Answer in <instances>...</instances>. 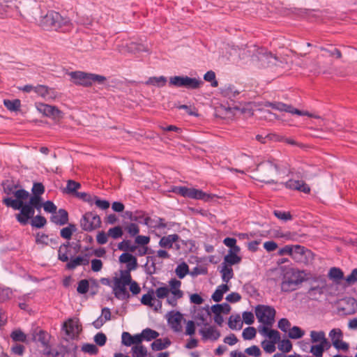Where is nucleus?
Returning a JSON list of instances; mask_svg holds the SVG:
<instances>
[{
	"label": "nucleus",
	"mask_w": 357,
	"mask_h": 357,
	"mask_svg": "<svg viewBox=\"0 0 357 357\" xmlns=\"http://www.w3.org/2000/svg\"><path fill=\"white\" fill-rule=\"evenodd\" d=\"M255 314L259 322L266 326H272L275 321V310L272 307L259 305L255 308Z\"/></svg>",
	"instance_id": "7"
},
{
	"label": "nucleus",
	"mask_w": 357,
	"mask_h": 357,
	"mask_svg": "<svg viewBox=\"0 0 357 357\" xmlns=\"http://www.w3.org/2000/svg\"><path fill=\"white\" fill-rule=\"evenodd\" d=\"M324 351L320 344L312 345L310 348V352L316 357H321Z\"/></svg>",
	"instance_id": "62"
},
{
	"label": "nucleus",
	"mask_w": 357,
	"mask_h": 357,
	"mask_svg": "<svg viewBox=\"0 0 357 357\" xmlns=\"http://www.w3.org/2000/svg\"><path fill=\"white\" fill-rule=\"evenodd\" d=\"M144 224L155 228H165L167 227L166 224L164 222V220L160 218L153 220L150 217H146L144 220Z\"/></svg>",
	"instance_id": "27"
},
{
	"label": "nucleus",
	"mask_w": 357,
	"mask_h": 357,
	"mask_svg": "<svg viewBox=\"0 0 357 357\" xmlns=\"http://www.w3.org/2000/svg\"><path fill=\"white\" fill-rule=\"evenodd\" d=\"M82 351L91 355H96L98 353V349L93 344H84L82 347Z\"/></svg>",
	"instance_id": "51"
},
{
	"label": "nucleus",
	"mask_w": 357,
	"mask_h": 357,
	"mask_svg": "<svg viewBox=\"0 0 357 357\" xmlns=\"http://www.w3.org/2000/svg\"><path fill=\"white\" fill-rule=\"evenodd\" d=\"M50 335L45 331L40 330L38 332L35 331L32 335V340L33 342H40L45 349L48 348Z\"/></svg>",
	"instance_id": "23"
},
{
	"label": "nucleus",
	"mask_w": 357,
	"mask_h": 357,
	"mask_svg": "<svg viewBox=\"0 0 357 357\" xmlns=\"http://www.w3.org/2000/svg\"><path fill=\"white\" fill-rule=\"evenodd\" d=\"M87 255L85 257L78 256L74 259H71L66 264V268L68 269L73 270L75 268L78 266L81 265H88L89 263V259H87Z\"/></svg>",
	"instance_id": "25"
},
{
	"label": "nucleus",
	"mask_w": 357,
	"mask_h": 357,
	"mask_svg": "<svg viewBox=\"0 0 357 357\" xmlns=\"http://www.w3.org/2000/svg\"><path fill=\"white\" fill-rule=\"evenodd\" d=\"M204 79L206 82H211V86L217 87L218 86V82L215 79V73L212 71H208L204 75Z\"/></svg>",
	"instance_id": "50"
},
{
	"label": "nucleus",
	"mask_w": 357,
	"mask_h": 357,
	"mask_svg": "<svg viewBox=\"0 0 357 357\" xmlns=\"http://www.w3.org/2000/svg\"><path fill=\"white\" fill-rule=\"evenodd\" d=\"M81 185L79 183L76 182L73 180H68L66 186V192L68 193H74L79 188H80Z\"/></svg>",
	"instance_id": "52"
},
{
	"label": "nucleus",
	"mask_w": 357,
	"mask_h": 357,
	"mask_svg": "<svg viewBox=\"0 0 357 357\" xmlns=\"http://www.w3.org/2000/svg\"><path fill=\"white\" fill-rule=\"evenodd\" d=\"M89 281L87 280H82L79 282L77 291L78 293L84 294L89 291Z\"/></svg>",
	"instance_id": "57"
},
{
	"label": "nucleus",
	"mask_w": 357,
	"mask_h": 357,
	"mask_svg": "<svg viewBox=\"0 0 357 357\" xmlns=\"http://www.w3.org/2000/svg\"><path fill=\"white\" fill-rule=\"evenodd\" d=\"M77 227L73 224H70L68 227L61 230V236L65 239H70L73 232L76 231Z\"/></svg>",
	"instance_id": "40"
},
{
	"label": "nucleus",
	"mask_w": 357,
	"mask_h": 357,
	"mask_svg": "<svg viewBox=\"0 0 357 357\" xmlns=\"http://www.w3.org/2000/svg\"><path fill=\"white\" fill-rule=\"evenodd\" d=\"M125 229L130 236H135L139 232V228L138 225L135 223L128 224L127 226H126Z\"/></svg>",
	"instance_id": "54"
},
{
	"label": "nucleus",
	"mask_w": 357,
	"mask_h": 357,
	"mask_svg": "<svg viewBox=\"0 0 357 357\" xmlns=\"http://www.w3.org/2000/svg\"><path fill=\"white\" fill-rule=\"evenodd\" d=\"M123 234L122 228L120 226H116L113 228H110L107 231V235L114 239L121 238Z\"/></svg>",
	"instance_id": "47"
},
{
	"label": "nucleus",
	"mask_w": 357,
	"mask_h": 357,
	"mask_svg": "<svg viewBox=\"0 0 357 357\" xmlns=\"http://www.w3.org/2000/svg\"><path fill=\"white\" fill-rule=\"evenodd\" d=\"M179 240L180 237L176 234L165 236L160 238L159 245L161 248L167 249L172 248L174 245V248L178 250L180 249Z\"/></svg>",
	"instance_id": "14"
},
{
	"label": "nucleus",
	"mask_w": 357,
	"mask_h": 357,
	"mask_svg": "<svg viewBox=\"0 0 357 357\" xmlns=\"http://www.w3.org/2000/svg\"><path fill=\"white\" fill-rule=\"evenodd\" d=\"M119 261L121 263L127 264V270L124 271H128V273H130V271L135 270L137 267V260L136 257L128 252L123 253L119 257Z\"/></svg>",
	"instance_id": "21"
},
{
	"label": "nucleus",
	"mask_w": 357,
	"mask_h": 357,
	"mask_svg": "<svg viewBox=\"0 0 357 357\" xmlns=\"http://www.w3.org/2000/svg\"><path fill=\"white\" fill-rule=\"evenodd\" d=\"M50 220L57 225H64L68 222V213L66 210L61 208L57 213H53Z\"/></svg>",
	"instance_id": "22"
},
{
	"label": "nucleus",
	"mask_w": 357,
	"mask_h": 357,
	"mask_svg": "<svg viewBox=\"0 0 357 357\" xmlns=\"http://www.w3.org/2000/svg\"><path fill=\"white\" fill-rule=\"evenodd\" d=\"M256 329L254 327L249 326L245 328L242 333L244 340H252L256 336Z\"/></svg>",
	"instance_id": "49"
},
{
	"label": "nucleus",
	"mask_w": 357,
	"mask_h": 357,
	"mask_svg": "<svg viewBox=\"0 0 357 357\" xmlns=\"http://www.w3.org/2000/svg\"><path fill=\"white\" fill-rule=\"evenodd\" d=\"M326 337V334L324 331H312L310 332V337H311V342L312 343H317L323 341L324 338Z\"/></svg>",
	"instance_id": "46"
},
{
	"label": "nucleus",
	"mask_w": 357,
	"mask_h": 357,
	"mask_svg": "<svg viewBox=\"0 0 357 357\" xmlns=\"http://www.w3.org/2000/svg\"><path fill=\"white\" fill-rule=\"evenodd\" d=\"M245 353L249 356L259 357L261 355V351L257 346L253 345L245 349Z\"/></svg>",
	"instance_id": "63"
},
{
	"label": "nucleus",
	"mask_w": 357,
	"mask_h": 357,
	"mask_svg": "<svg viewBox=\"0 0 357 357\" xmlns=\"http://www.w3.org/2000/svg\"><path fill=\"white\" fill-rule=\"evenodd\" d=\"M170 344L171 342L168 338H165L164 340L156 338L155 339V341L151 344V348L154 351H160L167 348L170 345Z\"/></svg>",
	"instance_id": "29"
},
{
	"label": "nucleus",
	"mask_w": 357,
	"mask_h": 357,
	"mask_svg": "<svg viewBox=\"0 0 357 357\" xmlns=\"http://www.w3.org/2000/svg\"><path fill=\"white\" fill-rule=\"evenodd\" d=\"M3 104L5 107L11 112L18 111L21 107V102L19 99L13 100H4Z\"/></svg>",
	"instance_id": "37"
},
{
	"label": "nucleus",
	"mask_w": 357,
	"mask_h": 357,
	"mask_svg": "<svg viewBox=\"0 0 357 357\" xmlns=\"http://www.w3.org/2000/svg\"><path fill=\"white\" fill-rule=\"evenodd\" d=\"M187 76H174L169 79V84L177 87H185Z\"/></svg>",
	"instance_id": "41"
},
{
	"label": "nucleus",
	"mask_w": 357,
	"mask_h": 357,
	"mask_svg": "<svg viewBox=\"0 0 357 357\" xmlns=\"http://www.w3.org/2000/svg\"><path fill=\"white\" fill-rule=\"evenodd\" d=\"M169 287H161L155 289V294L158 298H165L169 294L176 296H183V292L180 289L181 282L175 278L169 282Z\"/></svg>",
	"instance_id": "8"
},
{
	"label": "nucleus",
	"mask_w": 357,
	"mask_h": 357,
	"mask_svg": "<svg viewBox=\"0 0 357 357\" xmlns=\"http://www.w3.org/2000/svg\"><path fill=\"white\" fill-rule=\"evenodd\" d=\"M10 337L15 342H26V335L20 329L13 331L10 334Z\"/></svg>",
	"instance_id": "43"
},
{
	"label": "nucleus",
	"mask_w": 357,
	"mask_h": 357,
	"mask_svg": "<svg viewBox=\"0 0 357 357\" xmlns=\"http://www.w3.org/2000/svg\"><path fill=\"white\" fill-rule=\"evenodd\" d=\"M34 91L47 100H53L56 97L53 89H49L45 85H38L35 86Z\"/></svg>",
	"instance_id": "24"
},
{
	"label": "nucleus",
	"mask_w": 357,
	"mask_h": 357,
	"mask_svg": "<svg viewBox=\"0 0 357 357\" xmlns=\"http://www.w3.org/2000/svg\"><path fill=\"white\" fill-rule=\"evenodd\" d=\"M278 349L283 352H289L292 349V344L289 340H282L278 344Z\"/></svg>",
	"instance_id": "55"
},
{
	"label": "nucleus",
	"mask_w": 357,
	"mask_h": 357,
	"mask_svg": "<svg viewBox=\"0 0 357 357\" xmlns=\"http://www.w3.org/2000/svg\"><path fill=\"white\" fill-rule=\"evenodd\" d=\"M183 296H176L172 294H169L168 296L165 298H167V303L171 305L172 307H176L177 305L178 300L181 298Z\"/></svg>",
	"instance_id": "61"
},
{
	"label": "nucleus",
	"mask_w": 357,
	"mask_h": 357,
	"mask_svg": "<svg viewBox=\"0 0 357 357\" xmlns=\"http://www.w3.org/2000/svg\"><path fill=\"white\" fill-rule=\"evenodd\" d=\"M112 286L113 294L118 299H126L130 295L126 289V286L130 283L131 275L128 271H121L120 277L114 278Z\"/></svg>",
	"instance_id": "6"
},
{
	"label": "nucleus",
	"mask_w": 357,
	"mask_h": 357,
	"mask_svg": "<svg viewBox=\"0 0 357 357\" xmlns=\"http://www.w3.org/2000/svg\"><path fill=\"white\" fill-rule=\"evenodd\" d=\"M276 342L272 341H266L264 340L261 342V346L264 350L267 353H273L275 351V344Z\"/></svg>",
	"instance_id": "59"
},
{
	"label": "nucleus",
	"mask_w": 357,
	"mask_h": 357,
	"mask_svg": "<svg viewBox=\"0 0 357 357\" xmlns=\"http://www.w3.org/2000/svg\"><path fill=\"white\" fill-rule=\"evenodd\" d=\"M328 277L331 279L340 280L343 278L344 273L340 268L333 267L330 269Z\"/></svg>",
	"instance_id": "48"
},
{
	"label": "nucleus",
	"mask_w": 357,
	"mask_h": 357,
	"mask_svg": "<svg viewBox=\"0 0 357 357\" xmlns=\"http://www.w3.org/2000/svg\"><path fill=\"white\" fill-rule=\"evenodd\" d=\"M199 332L202 335L203 340H210L215 341L220 337V332L213 326L202 328Z\"/></svg>",
	"instance_id": "18"
},
{
	"label": "nucleus",
	"mask_w": 357,
	"mask_h": 357,
	"mask_svg": "<svg viewBox=\"0 0 357 357\" xmlns=\"http://www.w3.org/2000/svg\"><path fill=\"white\" fill-rule=\"evenodd\" d=\"M167 82L166 77L163 76L160 77H149L147 81H146L145 84L146 85H153L156 86L158 87H162L165 85Z\"/></svg>",
	"instance_id": "33"
},
{
	"label": "nucleus",
	"mask_w": 357,
	"mask_h": 357,
	"mask_svg": "<svg viewBox=\"0 0 357 357\" xmlns=\"http://www.w3.org/2000/svg\"><path fill=\"white\" fill-rule=\"evenodd\" d=\"M220 272L222 273V281L226 283H227L234 276L232 268L225 264H222V269Z\"/></svg>",
	"instance_id": "30"
},
{
	"label": "nucleus",
	"mask_w": 357,
	"mask_h": 357,
	"mask_svg": "<svg viewBox=\"0 0 357 357\" xmlns=\"http://www.w3.org/2000/svg\"><path fill=\"white\" fill-rule=\"evenodd\" d=\"M302 282L303 280L300 278L299 274L292 269H289L284 275L283 281L281 283V289L283 291H294Z\"/></svg>",
	"instance_id": "9"
},
{
	"label": "nucleus",
	"mask_w": 357,
	"mask_h": 357,
	"mask_svg": "<svg viewBox=\"0 0 357 357\" xmlns=\"http://www.w3.org/2000/svg\"><path fill=\"white\" fill-rule=\"evenodd\" d=\"M278 172L279 166L271 160H266L257 166L252 178L265 183H275L273 178Z\"/></svg>",
	"instance_id": "4"
},
{
	"label": "nucleus",
	"mask_w": 357,
	"mask_h": 357,
	"mask_svg": "<svg viewBox=\"0 0 357 357\" xmlns=\"http://www.w3.org/2000/svg\"><path fill=\"white\" fill-rule=\"evenodd\" d=\"M69 75L75 84L85 87L91 86L93 82L102 84L107 80L106 77L103 75L82 71L71 72Z\"/></svg>",
	"instance_id": "5"
},
{
	"label": "nucleus",
	"mask_w": 357,
	"mask_h": 357,
	"mask_svg": "<svg viewBox=\"0 0 357 357\" xmlns=\"http://www.w3.org/2000/svg\"><path fill=\"white\" fill-rule=\"evenodd\" d=\"M32 195L24 189L14 192L15 199L6 197L3 199V203L8 207L14 210H20L16 214L17 220L22 225H26L31 218L34 215L35 209L40 211L42 208V197L45 192V187L42 183H34L31 189Z\"/></svg>",
	"instance_id": "1"
},
{
	"label": "nucleus",
	"mask_w": 357,
	"mask_h": 357,
	"mask_svg": "<svg viewBox=\"0 0 357 357\" xmlns=\"http://www.w3.org/2000/svg\"><path fill=\"white\" fill-rule=\"evenodd\" d=\"M37 108L45 116L51 117L54 120L59 121L63 118V112L55 106L40 103Z\"/></svg>",
	"instance_id": "13"
},
{
	"label": "nucleus",
	"mask_w": 357,
	"mask_h": 357,
	"mask_svg": "<svg viewBox=\"0 0 357 357\" xmlns=\"http://www.w3.org/2000/svg\"><path fill=\"white\" fill-rule=\"evenodd\" d=\"M215 197V195L206 194L200 190L188 188L186 197L209 202Z\"/></svg>",
	"instance_id": "20"
},
{
	"label": "nucleus",
	"mask_w": 357,
	"mask_h": 357,
	"mask_svg": "<svg viewBox=\"0 0 357 357\" xmlns=\"http://www.w3.org/2000/svg\"><path fill=\"white\" fill-rule=\"evenodd\" d=\"M221 93L223 96L232 100L234 98H235L236 96L239 94V91L235 90L234 86L229 85L222 88L221 89Z\"/></svg>",
	"instance_id": "35"
},
{
	"label": "nucleus",
	"mask_w": 357,
	"mask_h": 357,
	"mask_svg": "<svg viewBox=\"0 0 357 357\" xmlns=\"http://www.w3.org/2000/svg\"><path fill=\"white\" fill-rule=\"evenodd\" d=\"M346 281L349 284H353L357 282V268L351 271V274L346 278Z\"/></svg>",
	"instance_id": "64"
},
{
	"label": "nucleus",
	"mask_w": 357,
	"mask_h": 357,
	"mask_svg": "<svg viewBox=\"0 0 357 357\" xmlns=\"http://www.w3.org/2000/svg\"><path fill=\"white\" fill-rule=\"evenodd\" d=\"M229 290V287L227 284H223L218 287L215 292L212 295V299L215 302L222 301L225 293Z\"/></svg>",
	"instance_id": "26"
},
{
	"label": "nucleus",
	"mask_w": 357,
	"mask_h": 357,
	"mask_svg": "<svg viewBox=\"0 0 357 357\" xmlns=\"http://www.w3.org/2000/svg\"><path fill=\"white\" fill-rule=\"evenodd\" d=\"M63 329L65 331L66 335L68 338L72 340L77 338L82 330V325L79 321L73 319H69L64 322Z\"/></svg>",
	"instance_id": "12"
},
{
	"label": "nucleus",
	"mask_w": 357,
	"mask_h": 357,
	"mask_svg": "<svg viewBox=\"0 0 357 357\" xmlns=\"http://www.w3.org/2000/svg\"><path fill=\"white\" fill-rule=\"evenodd\" d=\"M305 332L298 326H293L289 329L288 335L291 339H299L302 337Z\"/></svg>",
	"instance_id": "44"
},
{
	"label": "nucleus",
	"mask_w": 357,
	"mask_h": 357,
	"mask_svg": "<svg viewBox=\"0 0 357 357\" xmlns=\"http://www.w3.org/2000/svg\"><path fill=\"white\" fill-rule=\"evenodd\" d=\"M107 341L106 335L102 333H98L94 336V342L97 345L102 347L105 344Z\"/></svg>",
	"instance_id": "60"
},
{
	"label": "nucleus",
	"mask_w": 357,
	"mask_h": 357,
	"mask_svg": "<svg viewBox=\"0 0 357 357\" xmlns=\"http://www.w3.org/2000/svg\"><path fill=\"white\" fill-rule=\"evenodd\" d=\"M278 110L282 112H287L293 114H297L299 116H307L309 117H313L316 119H320L321 117L319 116L314 115L313 114H311L307 111H301L298 109L294 108L290 105H287L281 102H278Z\"/></svg>",
	"instance_id": "17"
},
{
	"label": "nucleus",
	"mask_w": 357,
	"mask_h": 357,
	"mask_svg": "<svg viewBox=\"0 0 357 357\" xmlns=\"http://www.w3.org/2000/svg\"><path fill=\"white\" fill-rule=\"evenodd\" d=\"M229 327L232 330H240L242 328L243 322L239 314L231 315L228 321Z\"/></svg>",
	"instance_id": "32"
},
{
	"label": "nucleus",
	"mask_w": 357,
	"mask_h": 357,
	"mask_svg": "<svg viewBox=\"0 0 357 357\" xmlns=\"http://www.w3.org/2000/svg\"><path fill=\"white\" fill-rule=\"evenodd\" d=\"M141 336H142L143 340L151 341L156 339L159 336V333L154 330L147 328L142 331Z\"/></svg>",
	"instance_id": "38"
},
{
	"label": "nucleus",
	"mask_w": 357,
	"mask_h": 357,
	"mask_svg": "<svg viewBox=\"0 0 357 357\" xmlns=\"http://www.w3.org/2000/svg\"><path fill=\"white\" fill-rule=\"evenodd\" d=\"M12 294V290L8 287H0V302H4L10 299Z\"/></svg>",
	"instance_id": "56"
},
{
	"label": "nucleus",
	"mask_w": 357,
	"mask_h": 357,
	"mask_svg": "<svg viewBox=\"0 0 357 357\" xmlns=\"http://www.w3.org/2000/svg\"><path fill=\"white\" fill-rule=\"evenodd\" d=\"M118 248L125 252H134L136 251L137 246L132 245L130 240H123L118 244Z\"/></svg>",
	"instance_id": "36"
},
{
	"label": "nucleus",
	"mask_w": 357,
	"mask_h": 357,
	"mask_svg": "<svg viewBox=\"0 0 357 357\" xmlns=\"http://www.w3.org/2000/svg\"><path fill=\"white\" fill-rule=\"evenodd\" d=\"M203 84L204 82L200 79L189 77L187 76L185 87L190 89H199Z\"/></svg>",
	"instance_id": "39"
},
{
	"label": "nucleus",
	"mask_w": 357,
	"mask_h": 357,
	"mask_svg": "<svg viewBox=\"0 0 357 357\" xmlns=\"http://www.w3.org/2000/svg\"><path fill=\"white\" fill-rule=\"evenodd\" d=\"M68 252L69 250L67 248H65L64 247H59L58 250V259L63 262H68Z\"/></svg>",
	"instance_id": "53"
},
{
	"label": "nucleus",
	"mask_w": 357,
	"mask_h": 357,
	"mask_svg": "<svg viewBox=\"0 0 357 357\" xmlns=\"http://www.w3.org/2000/svg\"><path fill=\"white\" fill-rule=\"evenodd\" d=\"M42 207L45 211L51 213H56L57 207L52 201H47L45 203L42 202Z\"/></svg>",
	"instance_id": "58"
},
{
	"label": "nucleus",
	"mask_w": 357,
	"mask_h": 357,
	"mask_svg": "<svg viewBox=\"0 0 357 357\" xmlns=\"http://www.w3.org/2000/svg\"><path fill=\"white\" fill-rule=\"evenodd\" d=\"M118 50L120 52H127L130 54H136L140 52H149V50L147 47L144 46L142 44L136 43L134 42H131L126 45H119L118 47Z\"/></svg>",
	"instance_id": "16"
},
{
	"label": "nucleus",
	"mask_w": 357,
	"mask_h": 357,
	"mask_svg": "<svg viewBox=\"0 0 357 357\" xmlns=\"http://www.w3.org/2000/svg\"><path fill=\"white\" fill-rule=\"evenodd\" d=\"M329 337L333 346L337 350L347 351L349 344L342 340L343 333L340 328H333L329 333Z\"/></svg>",
	"instance_id": "11"
},
{
	"label": "nucleus",
	"mask_w": 357,
	"mask_h": 357,
	"mask_svg": "<svg viewBox=\"0 0 357 357\" xmlns=\"http://www.w3.org/2000/svg\"><path fill=\"white\" fill-rule=\"evenodd\" d=\"M284 185L288 189L298 190L305 194H310L311 191L310 187L303 180L289 179Z\"/></svg>",
	"instance_id": "15"
},
{
	"label": "nucleus",
	"mask_w": 357,
	"mask_h": 357,
	"mask_svg": "<svg viewBox=\"0 0 357 357\" xmlns=\"http://www.w3.org/2000/svg\"><path fill=\"white\" fill-rule=\"evenodd\" d=\"M31 225L33 227L42 228L47 224V220L45 217L38 215L31 218Z\"/></svg>",
	"instance_id": "42"
},
{
	"label": "nucleus",
	"mask_w": 357,
	"mask_h": 357,
	"mask_svg": "<svg viewBox=\"0 0 357 357\" xmlns=\"http://www.w3.org/2000/svg\"><path fill=\"white\" fill-rule=\"evenodd\" d=\"M250 61L255 68L267 69L276 74L289 70L292 66V61H289L284 57H278L262 47L255 49Z\"/></svg>",
	"instance_id": "2"
},
{
	"label": "nucleus",
	"mask_w": 357,
	"mask_h": 357,
	"mask_svg": "<svg viewBox=\"0 0 357 357\" xmlns=\"http://www.w3.org/2000/svg\"><path fill=\"white\" fill-rule=\"evenodd\" d=\"M131 351L132 357H146L147 356V349L143 345H134Z\"/></svg>",
	"instance_id": "34"
},
{
	"label": "nucleus",
	"mask_w": 357,
	"mask_h": 357,
	"mask_svg": "<svg viewBox=\"0 0 357 357\" xmlns=\"http://www.w3.org/2000/svg\"><path fill=\"white\" fill-rule=\"evenodd\" d=\"M168 323L175 332L182 331L181 321L183 315L179 312H171L168 314Z\"/></svg>",
	"instance_id": "19"
},
{
	"label": "nucleus",
	"mask_w": 357,
	"mask_h": 357,
	"mask_svg": "<svg viewBox=\"0 0 357 357\" xmlns=\"http://www.w3.org/2000/svg\"><path fill=\"white\" fill-rule=\"evenodd\" d=\"M38 24L44 30L56 31L60 29L66 30L70 26L71 23L68 17L61 16L58 12L50 10L41 16Z\"/></svg>",
	"instance_id": "3"
},
{
	"label": "nucleus",
	"mask_w": 357,
	"mask_h": 357,
	"mask_svg": "<svg viewBox=\"0 0 357 357\" xmlns=\"http://www.w3.org/2000/svg\"><path fill=\"white\" fill-rule=\"evenodd\" d=\"M101 225V220L94 212L86 213L80 220V227L86 231H92Z\"/></svg>",
	"instance_id": "10"
},
{
	"label": "nucleus",
	"mask_w": 357,
	"mask_h": 357,
	"mask_svg": "<svg viewBox=\"0 0 357 357\" xmlns=\"http://www.w3.org/2000/svg\"><path fill=\"white\" fill-rule=\"evenodd\" d=\"M188 266L185 263H182L177 266L175 273L179 278H183L188 273Z\"/></svg>",
	"instance_id": "45"
},
{
	"label": "nucleus",
	"mask_w": 357,
	"mask_h": 357,
	"mask_svg": "<svg viewBox=\"0 0 357 357\" xmlns=\"http://www.w3.org/2000/svg\"><path fill=\"white\" fill-rule=\"evenodd\" d=\"M241 258L235 254L232 250H229V253L224 257L222 264H227L229 266L240 263Z\"/></svg>",
	"instance_id": "28"
},
{
	"label": "nucleus",
	"mask_w": 357,
	"mask_h": 357,
	"mask_svg": "<svg viewBox=\"0 0 357 357\" xmlns=\"http://www.w3.org/2000/svg\"><path fill=\"white\" fill-rule=\"evenodd\" d=\"M319 284L317 286L312 287L309 291L308 294L310 296H314L317 294L321 295L324 292V289L326 287V280L324 278H320L319 280Z\"/></svg>",
	"instance_id": "31"
}]
</instances>
